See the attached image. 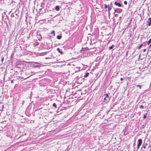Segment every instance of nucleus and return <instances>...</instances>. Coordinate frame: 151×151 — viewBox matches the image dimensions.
Returning a JSON list of instances; mask_svg holds the SVG:
<instances>
[{"label":"nucleus","mask_w":151,"mask_h":151,"mask_svg":"<svg viewBox=\"0 0 151 151\" xmlns=\"http://www.w3.org/2000/svg\"><path fill=\"white\" fill-rule=\"evenodd\" d=\"M78 91H76V94H78L79 95V96H80V94H81V90H77Z\"/></svg>","instance_id":"obj_8"},{"label":"nucleus","mask_w":151,"mask_h":151,"mask_svg":"<svg viewBox=\"0 0 151 151\" xmlns=\"http://www.w3.org/2000/svg\"><path fill=\"white\" fill-rule=\"evenodd\" d=\"M114 46V45H112L111 46H110L109 47V50H111L112 49Z\"/></svg>","instance_id":"obj_15"},{"label":"nucleus","mask_w":151,"mask_h":151,"mask_svg":"<svg viewBox=\"0 0 151 151\" xmlns=\"http://www.w3.org/2000/svg\"><path fill=\"white\" fill-rule=\"evenodd\" d=\"M11 83H14L13 80H12L11 81Z\"/></svg>","instance_id":"obj_31"},{"label":"nucleus","mask_w":151,"mask_h":151,"mask_svg":"<svg viewBox=\"0 0 151 151\" xmlns=\"http://www.w3.org/2000/svg\"><path fill=\"white\" fill-rule=\"evenodd\" d=\"M123 80V79L122 78H120V80L121 81H122Z\"/></svg>","instance_id":"obj_35"},{"label":"nucleus","mask_w":151,"mask_h":151,"mask_svg":"<svg viewBox=\"0 0 151 151\" xmlns=\"http://www.w3.org/2000/svg\"><path fill=\"white\" fill-rule=\"evenodd\" d=\"M103 97H105L106 98V101H109L110 99V98L109 95L107 94H106L104 95Z\"/></svg>","instance_id":"obj_4"},{"label":"nucleus","mask_w":151,"mask_h":151,"mask_svg":"<svg viewBox=\"0 0 151 151\" xmlns=\"http://www.w3.org/2000/svg\"><path fill=\"white\" fill-rule=\"evenodd\" d=\"M150 43H151V44L149 46L150 47H151V38H150V40L147 42V43L148 45H150Z\"/></svg>","instance_id":"obj_14"},{"label":"nucleus","mask_w":151,"mask_h":151,"mask_svg":"<svg viewBox=\"0 0 151 151\" xmlns=\"http://www.w3.org/2000/svg\"><path fill=\"white\" fill-rule=\"evenodd\" d=\"M124 4H125V5H127V2L126 1H124Z\"/></svg>","instance_id":"obj_26"},{"label":"nucleus","mask_w":151,"mask_h":151,"mask_svg":"<svg viewBox=\"0 0 151 151\" xmlns=\"http://www.w3.org/2000/svg\"><path fill=\"white\" fill-rule=\"evenodd\" d=\"M34 63H35L36 65H35V64H32V65L34 68H39L41 67L42 66V65L41 64L38 62H34Z\"/></svg>","instance_id":"obj_1"},{"label":"nucleus","mask_w":151,"mask_h":151,"mask_svg":"<svg viewBox=\"0 0 151 151\" xmlns=\"http://www.w3.org/2000/svg\"><path fill=\"white\" fill-rule=\"evenodd\" d=\"M139 108L140 109H144V106H142V105H140L139 106Z\"/></svg>","instance_id":"obj_21"},{"label":"nucleus","mask_w":151,"mask_h":151,"mask_svg":"<svg viewBox=\"0 0 151 151\" xmlns=\"http://www.w3.org/2000/svg\"><path fill=\"white\" fill-rule=\"evenodd\" d=\"M14 16V13L11 14V16L12 17H13Z\"/></svg>","instance_id":"obj_30"},{"label":"nucleus","mask_w":151,"mask_h":151,"mask_svg":"<svg viewBox=\"0 0 151 151\" xmlns=\"http://www.w3.org/2000/svg\"><path fill=\"white\" fill-rule=\"evenodd\" d=\"M104 99L106 101V98L105 97H104Z\"/></svg>","instance_id":"obj_34"},{"label":"nucleus","mask_w":151,"mask_h":151,"mask_svg":"<svg viewBox=\"0 0 151 151\" xmlns=\"http://www.w3.org/2000/svg\"><path fill=\"white\" fill-rule=\"evenodd\" d=\"M114 11L115 12H117L119 14L121 12V11L119 10L118 9H115Z\"/></svg>","instance_id":"obj_16"},{"label":"nucleus","mask_w":151,"mask_h":151,"mask_svg":"<svg viewBox=\"0 0 151 151\" xmlns=\"http://www.w3.org/2000/svg\"><path fill=\"white\" fill-rule=\"evenodd\" d=\"M147 23L148 24L147 25L149 26H150L151 25V18H149L148 19Z\"/></svg>","instance_id":"obj_7"},{"label":"nucleus","mask_w":151,"mask_h":151,"mask_svg":"<svg viewBox=\"0 0 151 151\" xmlns=\"http://www.w3.org/2000/svg\"><path fill=\"white\" fill-rule=\"evenodd\" d=\"M81 37H82V36L80 37L79 41H78V43H79L80 42H81Z\"/></svg>","instance_id":"obj_24"},{"label":"nucleus","mask_w":151,"mask_h":151,"mask_svg":"<svg viewBox=\"0 0 151 151\" xmlns=\"http://www.w3.org/2000/svg\"><path fill=\"white\" fill-rule=\"evenodd\" d=\"M147 145V144L146 143L145 144H144L142 145V147L141 148V150L142 151H143V150L142 149V147H143L144 148H146V146Z\"/></svg>","instance_id":"obj_6"},{"label":"nucleus","mask_w":151,"mask_h":151,"mask_svg":"<svg viewBox=\"0 0 151 151\" xmlns=\"http://www.w3.org/2000/svg\"><path fill=\"white\" fill-rule=\"evenodd\" d=\"M108 7V5H107L106 4H104V8L105 9L107 8Z\"/></svg>","instance_id":"obj_23"},{"label":"nucleus","mask_w":151,"mask_h":151,"mask_svg":"<svg viewBox=\"0 0 151 151\" xmlns=\"http://www.w3.org/2000/svg\"><path fill=\"white\" fill-rule=\"evenodd\" d=\"M55 108H57V106L56 104L55 103H54L52 105Z\"/></svg>","instance_id":"obj_18"},{"label":"nucleus","mask_w":151,"mask_h":151,"mask_svg":"<svg viewBox=\"0 0 151 151\" xmlns=\"http://www.w3.org/2000/svg\"><path fill=\"white\" fill-rule=\"evenodd\" d=\"M118 14H115V16L116 17H117V16H118Z\"/></svg>","instance_id":"obj_36"},{"label":"nucleus","mask_w":151,"mask_h":151,"mask_svg":"<svg viewBox=\"0 0 151 151\" xmlns=\"http://www.w3.org/2000/svg\"><path fill=\"white\" fill-rule=\"evenodd\" d=\"M145 126V125H142V126L141 127V129H143L144 128Z\"/></svg>","instance_id":"obj_22"},{"label":"nucleus","mask_w":151,"mask_h":151,"mask_svg":"<svg viewBox=\"0 0 151 151\" xmlns=\"http://www.w3.org/2000/svg\"><path fill=\"white\" fill-rule=\"evenodd\" d=\"M15 15L16 16H17V14H15Z\"/></svg>","instance_id":"obj_37"},{"label":"nucleus","mask_w":151,"mask_h":151,"mask_svg":"<svg viewBox=\"0 0 151 151\" xmlns=\"http://www.w3.org/2000/svg\"><path fill=\"white\" fill-rule=\"evenodd\" d=\"M142 46V44H141L138 47V49H140V48H141V47Z\"/></svg>","instance_id":"obj_20"},{"label":"nucleus","mask_w":151,"mask_h":151,"mask_svg":"<svg viewBox=\"0 0 151 151\" xmlns=\"http://www.w3.org/2000/svg\"><path fill=\"white\" fill-rule=\"evenodd\" d=\"M62 35L61 34H60L59 35H58L57 37V38L58 39L60 40L62 38Z\"/></svg>","instance_id":"obj_10"},{"label":"nucleus","mask_w":151,"mask_h":151,"mask_svg":"<svg viewBox=\"0 0 151 151\" xmlns=\"http://www.w3.org/2000/svg\"><path fill=\"white\" fill-rule=\"evenodd\" d=\"M4 60V58H3L2 59H1V61H3V60Z\"/></svg>","instance_id":"obj_33"},{"label":"nucleus","mask_w":151,"mask_h":151,"mask_svg":"<svg viewBox=\"0 0 151 151\" xmlns=\"http://www.w3.org/2000/svg\"><path fill=\"white\" fill-rule=\"evenodd\" d=\"M147 117V116L145 115L144 116H143V118L144 119H146V118Z\"/></svg>","instance_id":"obj_27"},{"label":"nucleus","mask_w":151,"mask_h":151,"mask_svg":"<svg viewBox=\"0 0 151 151\" xmlns=\"http://www.w3.org/2000/svg\"><path fill=\"white\" fill-rule=\"evenodd\" d=\"M140 146L137 145V150H138Z\"/></svg>","instance_id":"obj_29"},{"label":"nucleus","mask_w":151,"mask_h":151,"mask_svg":"<svg viewBox=\"0 0 151 151\" xmlns=\"http://www.w3.org/2000/svg\"><path fill=\"white\" fill-rule=\"evenodd\" d=\"M57 50L60 53V54H62L63 53V52L59 48H57Z\"/></svg>","instance_id":"obj_12"},{"label":"nucleus","mask_w":151,"mask_h":151,"mask_svg":"<svg viewBox=\"0 0 151 151\" xmlns=\"http://www.w3.org/2000/svg\"><path fill=\"white\" fill-rule=\"evenodd\" d=\"M80 69L77 67H76V72L79 71H80Z\"/></svg>","instance_id":"obj_19"},{"label":"nucleus","mask_w":151,"mask_h":151,"mask_svg":"<svg viewBox=\"0 0 151 151\" xmlns=\"http://www.w3.org/2000/svg\"><path fill=\"white\" fill-rule=\"evenodd\" d=\"M146 49H144L143 50V52H145L146 51Z\"/></svg>","instance_id":"obj_32"},{"label":"nucleus","mask_w":151,"mask_h":151,"mask_svg":"<svg viewBox=\"0 0 151 151\" xmlns=\"http://www.w3.org/2000/svg\"><path fill=\"white\" fill-rule=\"evenodd\" d=\"M134 145H135V143H134Z\"/></svg>","instance_id":"obj_38"},{"label":"nucleus","mask_w":151,"mask_h":151,"mask_svg":"<svg viewBox=\"0 0 151 151\" xmlns=\"http://www.w3.org/2000/svg\"><path fill=\"white\" fill-rule=\"evenodd\" d=\"M89 75V73L88 72H87L85 73L83 76L84 78H87L88 76Z\"/></svg>","instance_id":"obj_11"},{"label":"nucleus","mask_w":151,"mask_h":151,"mask_svg":"<svg viewBox=\"0 0 151 151\" xmlns=\"http://www.w3.org/2000/svg\"><path fill=\"white\" fill-rule=\"evenodd\" d=\"M138 144L137 145L140 146L142 143V140L141 139H139L138 141Z\"/></svg>","instance_id":"obj_5"},{"label":"nucleus","mask_w":151,"mask_h":151,"mask_svg":"<svg viewBox=\"0 0 151 151\" xmlns=\"http://www.w3.org/2000/svg\"><path fill=\"white\" fill-rule=\"evenodd\" d=\"M112 3H111L110 4L108 5V12L109 13L110 10L111 9L112 7Z\"/></svg>","instance_id":"obj_2"},{"label":"nucleus","mask_w":151,"mask_h":151,"mask_svg":"<svg viewBox=\"0 0 151 151\" xmlns=\"http://www.w3.org/2000/svg\"><path fill=\"white\" fill-rule=\"evenodd\" d=\"M114 4L116 5L117 6L119 7H121V4L119 3H117L116 2H115L114 3Z\"/></svg>","instance_id":"obj_9"},{"label":"nucleus","mask_w":151,"mask_h":151,"mask_svg":"<svg viewBox=\"0 0 151 151\" xmlns=\"http://www.w3.org/2000/svg\"><path fill=\"white\" fill-rule=\"evenodd\" d=\"M51 33L53 35V36H55V31L54 30H52L51 32Z\"/></svg>","instance_id":"obj_17"},{"label":"nucleus","mask_w":151,"mask_h":151,"mask_svg":"<svg viewBox=\"0 0 151 151\" xmlns=\"http://www.w3.org/2000/svg\"><path fill=\"white\" fill-rule=\"evenodd\" d=\"M128 51L126 53V55L125 56H128Z\"/></svg>","instance_id":"obj_28"},{"label":"nucleus","mask_w":151,"mask_h":151,"mask_svg":"<svg viewBox=\"0 0 151 151\" xmlns=\"http://www.w3.org/2000/svg\"><path fill=\"white\" fill-rule=\"evenodd\" d=\"M32 73H34V72H31Z\"/></svg>","instance_id":"obj_39"},{"label":"nucleus","mask_w":151,"mask_h":151,"mask_svg":"<svg viewBox=\"0 0 151 151\" xmlns=\"http://www.w3.org/2000/svg\"><path fill=\"white\" fill-rule=\"evenodd\" d=\"M86 48H83L82 47L81 49H79V50H78V53H79L80 52H81L82 53H84V51L85 50Z\"/></svg>","instance_id":"obj_3"},{"label":"nucleus","mask_w":151,"mask_h":151,"mask_svg":"<svg viewBox=\"0 0 151 151\" xmlns=\"http://www.w3.org/2000/svg\"><path fill=\"white\" fill-rule=\"evenodd\" d=\"M137 87H139L140 89L141 88L142 86L139 85H136Z\"/></svg>","instance_id":"obj_25"},{"label":"nucleus","mask_w":151,"mask_h":151,"mask_svg":"<svg viewBox=\"0 0 151 151\" xmlns=\"http://www.w3.org/2000/svg\"><path fill=\"white\" fill-rule=\"evenodd\" d=\"M59 8H60V6H57L55 7V9L57 11H58L59 10V9H60Z\"/></svg>","instance_id":"obj_13"}]
</instances>
